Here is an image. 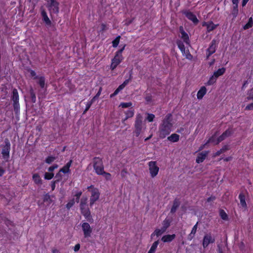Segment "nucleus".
I'll return each instance as SVG.
<instances>
[{
    "mask_svg": "<svg viewBox=\"0 0 253 253\" xmlns=\"http://www.w3.org/2000/svg\"><path fill=\"white\" fill-rule=\"evenodd\" d=\"M171 120V115L168 114L163 121L158 131V135L160 138H164L171 132L172 127Z\"/></svg>",
    "mask_w": 253,
    "mask_h": 253,
    "instance_id": "1",
    "label": "nucleus"
},
{
    "mask_svg": "<svg viewBox=\"0 0 253 253\" xmlns=\"http://www.w3.org/2000/svg\"><path fill=\"white\" fill-rule=\"evenodd\" d=\"M88 191L91 193L90 198V206H92L99 198L100 193L99 190L93 186H90L87 187Z\"/></svg>",
    "mask_w": 253,
    "mask_h": 253,
    "instance_id": "2",
    "label": "nucleus"
},
{
    "mask_svg": "<svg viewBox=\"0 0 253 253\" xmlns=\"http://www.w3.org/2000/svg\"><path fill=\"white\" fill-rule=\"evenodd\" d=\"M93 163V168L96 174L98 175L103 174L104 170L102 159L99 158H95Z\"/></svg>",
    "mask_w": 253,
    "mask_h": 253,
    "instance_id": "3",
    "label": "nucleus"
},
{
    "mask_svg": "<svg viewBox=\"0 0 253 253\" xmlns=\"http://www.w3.org/2000/svg\"><path fill=\"white\" fill-rule=\"evenodd\" d=\"M225 70V68L222 67L215 71L213 75L210 78L207 83V84L208 85H211L214 84L216 82L217 78L224 74Z\"/></svg>",
    "mask_w": 253,
    "mask_h": 253,
    "instance_id": "4",
    "label": "nucleus"
},
{
    "mask_svg": "<svg viewBox=\"0 0 253 253\" xmlns=\"http://www.w3.org/2000/svg\"><path fill=\"white\" fill-rule=\"evenodd\" d=\"M46 6L51 14L59 12V3L57 0H47Z\"/></svg>",
    "mask_w": 253,
    "mask_h": 253,
    "instance_id": "5",
    "label": "nucleus"
},
{
    "mask_svg": "<svg viewBox=\"0 0 253 253\" xmlns=\"http://www.w3.org/2000/svg\"><path fill=\"white\" fill-rule=\"evenodd\" d=\"M134 127V133L136 136H138L141 133L143 127L142 117L140 114L136 115Z\"/></svg>",
    "mask_w": 253,
    "mask_h": 253,
    "instance_id": "6",
    "label": "nucleus"
},
{
    "mask_svg": "<svg viewBox=\"0 0 253 253\" xmlns=\"http://www.w3.org/2000/svg\"><path fill=\"white\" fill-rule=\"evenodd\" d=\"M150 176L152 178L156 177L159 171V167L156 161H150L148 164Z\"/></svg>",
    "mask_w": 253,
    "mask_h": 253,
    "instance_id": "7",
    "label": "nucleus"
},
{
    "mask_svg": "<svg viewBox=\"0 0 253 253\" xmlns=\"http://www.w3.org/2000/svg\"><path fill=\"white\" fill-rule=\"evenodd\" d=\"M215 242V237L211 233H207L205 234L203 239L202 245L204 248L208 247L211 244H213Z\"/></svg>",
    "mask_w": 253,
    "mask_h": 253,
    "instance_id": "8",
    "label": "nucleus"
},
{
    "mask_svg": "<svg viewBox=\"0 0 253 253\" xmlns=\"http://www.w3.org/2000/svg\"><path fill=\"white\" fill-rule=\"evenodd\" d=\"M81 228L84 238L91 237L92 233V228L88 223L86 222H83L81 224Z\"/></svg>",
    "mask_w": 253,
    "mask_h": 253,
    "instance_id": "9",
    "label": "nucleus"
},
{
    "mask_svg": "<svg viewBox=\"0 0 253 253\" xmlns=\"http://www.w3.org/2000/svg\"><path fill=\"white\" fill-rule=\"evenodd\" d=\"M123 57L115 54L114 57L112 59L110 69L112 70H114L117 66L123 61Z\"/></svg>",
    "mask_w": 253,
    "mask_h": 253,
    "instance_id": "10",
    "label": "nucleus"
},
{
    "mask_svg": "<svg viewBox=\"0 0 253 253\" xmlns=\"http://www.w3.org/2000/svg\"><path fill=\"white\" fill-rule=\"evenodd\" d=\"M12 99L13 101V106L15 110H18L19 109V95L17 90L14 89L12 91Z\"/></svg>",
    "mask_w": 253,
    "mask_h": 253,
    "instance_id": "11",
    "label": "nucleus"
},
{
    "mask_svg": "<svg viewBox=\"0 0 253 253\" xmlns=\"http://www.w3.org/2000/svg\"><path fill=\"white\" fill-rule=\"evenodd\" d=\"M10 148V144L8 141H7L5 143V145L1 152L2 157L5 160H7L9 157Z\"/></svg>",
    "mask_w": 253,
    "mask_h": 253,
    "instance_id": "12",
    "label": "nucleus"
},
{
    "mask_svg": "<svg viewBox=\"0 0 253 253\" xmlns=\"http://www.w3.org/2000/svg\"><path fill=\"white\" fill-rule=\"evenodd\" d=\"M72 163V160L68 162L62 169H60L59 172L57 174L56 176L60 175V172H63L65 174L69 173L70 172V168L71 166Z\"/></svg>",
    "mask_w": 253,
    "mask_h": 253,
    "instance_id": "13",
    "label": "nucleus"
},
{
    "mask_svg": "<svg viewBox=\"0 0 253 253\" xmlns=\"http://www.w3.org/2000/svg\"><path fill=\"white\" fill-rule=\"evenodd\" d=\"M233 133V130L231 128H229L226 130L218 138L216 144H218L226 137L230 136Z\"/></svg>",
    "mask_w": 253,
    "mask_h": 253,
    "instance_id": "14",
    "label": "nucleus"
},
{
    "mask_svg": "<svg viewBox=\"0 0 253 253\" xmlns=\"http://www.w3.org/2000/svg\"><path fill=\"white\" fill-rule=\"evenodd\" d=\"M216 43L215 41L211 42L210 46L208 48L207 51V57H209L211 55L213 54L216 50Z\"/></svg>",
    "mask_w": 253,
    "mask_h": 253,
    "instance_id": "15",
    "label": "nucleus"
},
{
    "mask_svg": "<svg viewBox=\"0 0 253 253\" xmlns=\"http://www.w3.org/2000/svg\"><path fill=\"white\" fill-rule=\"evenodd\" d=\"M81 212L85 218L89 220L90 219V212L87 206L80 207Z\"/></svg>",
    "mask_w": 253,
    "mask_h": 253,
    "instance_id": "16",
    "label": "nucleus"
},
{
    "mask_svg": "<svg viewBox=\"0 0 253 253\" xmlns=\"http://www.w3.org/2000/svg\"><path fill=\"white\" fill-rule=\"evenodd\" d=\"M184 14L186 17L194 23L197 24L198 22V20L196 16L191 12L187 11L184 12Z\"/></svg>",
    "mask_w": 253,
    "mask_h": 253,
    "instance_id": "17",
    "label": "nucleus"
},
{
    "mask_svg": "<svg viewBox=\"0 0 253 253\" xmlns=\"http://www.w3.org/2000/svg\"><path fill=\"white\" fill-rule=\"evenodd\" d=\"M175 238V234H167L165 235H164L162 238L161 240L164 243H169L173 241Z\"/></svg>",
    "mask_w": 253,
    "mask_h": 253,
    "instance_id": "18",
    "label": "nucleus"
},
{
    "mask_svg": "<svg viewBox=\"0 0 253 253\" xmlns=\"http://www.w3.org/2000/svg\"><path fill=\"white\" fill-rule=\"evenodd\" d=\"M202 25L207 27L208 32L213 30L218 25L214 24L212 22H203Z\"/></svg>",
    "mask_w": 253,
    "mask_h": 253,
    "instance_id": "19",
    "label": "nucleus"
},
{
    "mask_svg": "<svg viewBox=\"0 0 253 253\" xmlns=\"http://www.w3.org/2000/svg\"><path fill=\"white\" fill-rule=\"evenodd\" d=\"M207 88L205 86H202L200 88L197 94V98L199 100L202 99L207 92Z\"/></svg>",
    "mask_w": 253,
    "mask_h": 253,
    "instance_id": "20",
    "label": "nucleus"
},
{
    "mask_svg": "<svg viewBox=\"0 0 253 253\" xmlns=\"http://www.w3.org/2000/svg\"><path fill=\"white\" fill-rule=\"evenodd\" d=\"M180 31L181 35V38L183 41L187 44H189V37L187 33H186L183 30L182 27H180Z\"/></svg>",
    "mask_w": 253,
    "mask_h": 253,
    "instance_id": "21",
    "label": "nucleus"
},
{
    "mask_svg": "<svg viewBox=\"0 0 253 253\" xmlns=\"http://www.w3.org/2000/svg\"><path fill=\"white\" fill-rule=\"evenodd\" d=\"M207 152H202L199 153L198 155V156L196 158V161L197 163H201L203 162L204 160L206 159L207 156Z\"/></svg>",
    "mask_w": 253,
    "mask_h": 253,
    "instance_id": "22",
    "label": "nucleus"
},
{
    "mask_svg": "<svg viewBox=\"0 0 253 253\" xmlns=\"http://www.w3.org/2000/svg\"><path fill=\"white\" fill-rule=\"evenodd\" d=\"M167 230L163 228L162 227L160 228H157L154 232L152 234L151 236H156L157 237H159L164 233Z\"/></svg>",
    "mask_w": 253,
    "mask_h": 253,
    "instance_id": "23",
    "label": "nucleus"
},
{
    "mask_svg": "<svg viewBox=\"0 0 253 253\" xmlns=\"http://www.w3.org/2000/svg\"><path fill=\"white\" fill-rule=\"evenodd\" d=\"M41 14L42 17L43 21L47 25H50L51 24V21L47 16V15L44 10H42Z\"/></svg>",
    "mask_w": 253,
    "mask_h": 253,
    "instance_id": "24",
    "label": "nucleus"
},
{
    "mask_svg": "<svg viewBox=\"0 0 253 253\" xmlns=\"http://www.w3.org/2000/svg\"><path fill=\"white\" fill-rule=\"evenodd\" d=\"M168 139L172 142H177L179 139V135L176 133H173L168 137Z\"/></svg>",
    "mask_w": 253,
    "mask_h": 253,
    "instance_id": "25",
    "label": "nucleus"
},
{
    "mask_svg": "<svg viewBox=\"0 0 253 253\" xmlns=\"http://www.w3.org/2000/svg\"><path fill=\"white\" fill-rule=\"evenodd\" d=\"M126 114V118L124 120V121H125L127 119L129 118H131L134 115V110L132 108L129 109L128 110L125 112Z\"/></svg>",
    "mask_w": 253,
    "mask_h": 253,
    "instance_id": "26",
    "label": "nucleus"
},
{
    "mask_svg": "<svg viewBox=\"0 0 253 253\" xmlns=\"http://www.w3.org/2000/svg\"><path fill=\"white\" fill-rule=\"evenodd\" d=\"M198 222L193 226L191 233L188 235V239L191 240L195 236L197 229Z\"/></svg>",
    "mask_w": 253,
    "mask_h": 253,
    "instance_id": "27",
    "label": "nucleus"
},
{
    "mask_svg": "<svg viewBox=\"0 0 253 253\" xmlns=\"http://www.w3.org/2000/svg\"><path fill=\"white\" fill-rule=\"evenodd\" d=\"M171 220L169 218H166L162 222V227L167 230L170 226Z\"/></svg>",
    "mask_w": 253,
    "mask_h": 253,
    "instance_id": "28",
    "label": "nucleus"
},
{
    "mask_svg": "<svg viewBox=\"0 0 253 253\" xmlns=\"http://www.w3.org/2000/svg\"><path fill=\"white\" fill-rule=\"evenodd\" d=\"M33 180L34 182L37 184H40L42 183L41 178L38 173H35L33 175Z\"/></svg>",
    "mask_w": 253,
    "mask_h": 253,
    "instance_id": "29",
    "label": "nucleus"
},
{
    "mask_svg": "<svg viewBox=\"0 0 253 253\" xmlns=\"http://www.w3.org/2000/svg\"><path fill=\"white\" fill-rule=\"evenodd\" d=\"M158 245H159L158 241H156L154 242L153 243L152 246L151 247V248L148 252L150 253H155V252L156 251V249H157V248Z\"/></svg>",
    "mask_w": 253,
    "mask_h": 253,
    "instance_id": "30",
    "label": "nucleus"
},
{
    "mask_svg": "<svg viewBox=\"0 0 253 253\" xmlns=\"http://www.w3.org/2000/svg\"><path fill=\"white\" fill-rule=\"evenodd\" d=\"M126 86L123 84H121L119 85V86L116 89L114 92L110 95L111 97H112L116 95L118 93L122 90Z\"/></svg>",
    "mask_w": 253,
    "mask_h": 253,
    "instance_id": "31",
    "label": "nucleus"
},
{
    "mask_svg": "<svg viewBox=\"0 0 253 253\" xmlns=\"http://www.w3.org/2000/svg\"><path fill=\"white\" fill-rule=\"evenodd\" d=\"M229 149V145H225L219 151H217L215 155V156H218L220 154L225 152L226 151Z\"/></svg>",
    "mask_w": 253,
    "mask_h": 253,
    "instance_id": "32",
    "label": "nucleus"
},
{
    "mask_svg": "<svg viewBox=\"0 0 253 253\" xmlns=\"http://www.w3.org/2000/svg\"><path fill=\"white\" fill-rule=\"evenodd\" d=\"M239 199L240 201V204L243 207L245 208L246 207V203L245 201V196L242 194H240Z\"/></svg>",
    "mask_w": 253,
    "mask_h": 253,
    "instance_id": "33",
    "label": "nucleus"
},
{
    "mask_svg": "<svg viewBox=\"0 0 253 253\" xmlns=\"http://www.w3.org/2000/svg\"><path fill=\"white\" fill-rule=\"evenodd\" d=\"M253 20L252 17H250L249 19V21L248 23H247L244 26V29L245 30L248 29L253 26Z\"/></svg>",
    "mask_w": 253,
    "mask_h": 253,
    "instance_id": "34",
    "label": "nucleus"
},
{
    "mask_svg": "<svg viewBox=\"0 0 253 253\" xmlns=\"http://www.w3.org/2000/svg\"><path fill=\"white\" fill-rule=\"evenodd\" d=\"M132 106L131 102H122L120 103L119 107L123 108H129Z\"/></svg>",
    "mask_w": 253,
    "mask_h": 253,
    "instance_id": "35",
    "label": "nucleus"
},
{
    "mask_svg": "<svg viewBox=\"0 0 253 253\" xmlns=\"http://www.w3.org/2000/svg\"><path fill=\"white\" fill-rule=\"evenodd\" d=\"M87 197H83L81 201L80 207H86L87 206Z\"/></svg>",
    "mask_w": 253,
    "mask_h": 253,
    "instance_id": "36",
    "label": "nucleus"
},
{
    "mask_svg": "<svg viewBox=\"0 0 253 253\" xmlns=\"http://www.w3.org/2000/svg\"><path fill=\"white\" fill-rule=\"evenodd\" d=\"M55 160V157L53 156H48L45 159V162L48 164L52 163Z\"/></svg>",
    "mask_w": 253,
    "mask_h": 253,
    "instance_id": "37",
    "label": "nucleus"
},
{
    "mask_svg": "<svg viewBox=\"0 0 253 253\" xmlns=\"http://www.w3.org/2000/svg\"><path fill=\"white\" fill-rule=\"evenodd\" d=\"M54 174L52 172H45L44 174V178L45 179L50 180L53 178Z\"/></svg>",
    "mask_w": 253,
    "mask_h": 253,
    "instance_id": "38",
    "label": "nucleus"
},
{
    "mask_svg": "<svg viewBox=\"0 0 253 253\" xmlns=\"http://www.w3.org/2000/svg\"><path fill=\"white\" fill-rule=\"evenodd\" d=\"M39 84L42 88L44 87L45 80L43 77H41L39 78Z\"/></svg>",
    "mask_w": 253,
    "mask_h": 253,
    "instance_id": "39",
    "label": "nucleus"
},
{
    "mask_svg": "<svg viewBox=\"0 0 253 253\" xmlns=\"http://www.w3.org/2000/svg\"><path fill=\"white\" fill-rule=\"evenodd\" d=\"M177 45L182 53H185V48L184 44L181 42H177Z\"/></svg>",
    "mask_w": 253,
    "mask_h": 253,
    "instance_id": "40",
    "label": "nucleus"
},
{
    "mask_svg": "<svg viewBox=\"0 0 253 253\" xmlns=\"http://www.w3.org/2000/svg\"><path fill=\"white\" fill-rule=\"evenodd\" d=\"M220 215L221 218L223 220H227L228 218L227 214L223 210H221L220 211Z\"/></svg>",
    "mask_w": 253,
    "mask_h": 253,
    "instance_id": "41",
    "label": "nucleus"
},
{
    "mask_svg": "<svg viewBox=\"0 0 253 253\" xmlns=\"http://www.w3.org/2000/svg\"><path fill=\"white\" fill-rule=\"evenodd\" d=\"M120 37L119 36V37H117L112 42V43H113V46L114 47H116L119 43V42H120Z\"/></svg>",
    "mask_w": 253,
    "mask_h": 253,
    "instance_id": "42",
    "label": "nucleus"
},
{
    "mask_svg": "<svg viewBox=\"0 0 253 253\" xmlns=\"http://www.w3.org/2000/svg\"><path fill=\"white\" fill-rule=\"evenodd\" d=\"M104 178L107 180H112V176L110 173L106 172L105 171L102 174Z\"/></svg>",
    "mask_w": 253,
    "mask_h": 253,
    "instance_id": "43",
    "label": "nucleus"
},
{
    "mask_svg": "<svg viewBox=\"0 0 253 253\" xmlns=\"http://www.w3.org/2000/svg\"><path fill=\"white\" fill-rule=\"evenodd\" d=\"M155 118V115L153 114H147V117L146 118L147 120L149 122H153L154 119Z\"/></svg>",
    "mask_w": 253,
    "mask_h": 253,
    "instance_id": "44",
    "label": "nucleus"
},
{
    "mask_svg": "<svg viewBox=\"0 0 253 253\" xmlns=\"http://www.w3.org/2000/svg\"><path fill=\"white\" fill-rule=\"evenodd\" d=\"M183 55L184 56H185V57L189 59V60H191L193 58L192 57V55L189 53V52L188 51H185V53H182Z\"/></svg>",
    "mask_w": 253,
    "mask_h": 253,
    "instance_id": "45",
    "label": "nucleus"
},
{
    "mask_svg": "<svg viewBox=\"0 0 253 253\" xmlns=\"http://www.w3.org/2000/svg\"><path fill=\"white\" fill-rule=\"evenodd\" d=\"M75 203V201H74V200L73 199L72 200H71L70 201H69L66 205V208L68 209H70L74 204Z\"/></svg>",
    "mask_w": 253,
    "mask_h": 253,
    "instance_id": "46",
    "label": "nucleus"
},
{
    "mask_svg": "<svg viewBox=\"0 0 253 253\" xmlns=\"http://www.w3.org/2000/svg\"><path fill=\"white\" fill-rule=\"evenodd\" d=\"M232 2L234 5V8L236 9V11L237 12L239 0H232Z\"/></svg>",
    "mask_w": 253,
    "mask_h": 253,
    "instance_id": "47",
    "label": "nucleus"
},
{
    "mask_svg": "<svg viewBox=\"0 0 253 253\" xmlns=\"http://www.w3.org/2000/svg\"><path fill=\"white\" fill-rule=\"evenodd\" d=\"M92 101H88L86 103V108H85V109L84 110V113L85 112H86L89 109V108L90 107L91 105H92Z\"/></svg>",
    "mask_w": 253,
    "mask_h": 253,
    "instance_id": "48",
    "label": "nucleus"
},
{
    "mask_svg": "<svg viewBox=\"0 0 253 253\" xmlns=\"http://www.w3.org/2000/svg\"><path fill=\"white\" fill-rule=\"evenodd\" d=\"M125 47V45H124L121 49H120L119 51H118L116 53V54L118 55L119 56H120V57L123 56L122 52H123V50H124Z\"/></svg>",
    "mask_w": 253,
    "mask_h": 253,
    "instance_id": "49",
    "label": "nucleus"
},
{
    "mask_svg": "<svg viewBox=\"0 0 253 253\" xmlns=\"http://www.w3.org/2000/svg\"><path fill=\"white\" fill-rule=\"evenodd\" d=\"M58 168V165H54L52 166H51L48 169V170L49 171H53L55 169H57Z\"/></svg>",
    "mask_w": 253,
    "mask_h": 253,
    "instance_id": "50",
    "label": "nucleus"
},
{
    "mask_svg": "<svg viewBox=\"0 0 253 253\" xmlns=\"http://www.w3.org/2000/svg\"><path fill=\"white\" fill-rule=\"evenodd\" d=\"M248 100H253V88L251 90L249 96L247 97Z\"/></svg>",
    "mask_w": 253,
    "mask_h": 253,
    "instance_id": "51",
    "label": "nucleus"
},
{
    "mask_svg": "<svg viewBox=\"0 0 253 253\" xmlns=\"http://www.w3.org/2000/svg\"><path fill=\"white\" fill-rule=\"evenodd\" d=\"M246 110H253V103L248 105L246 107Z\"/></svg>",
    "mask_w": 253,
    "mask_h": 253,
    "instance_id": "52",
    "label": "nucleus"
},
{
    "mask_svg": "<svg viewBox=\"0 0 253 253\" xmlns=\"http://www.w3.org/2000/svg\"><path fill=\"white\" fill-rule=\"evenodd\" d=\"M31 96L32 101L34 102H35L36 97V95H35V93L33 92V91H31Z\"/></svg>",
    "mask_w": 253,
    "mask_h": 253,
    "instance_id": "53",
    "label": "nucleus"
},
{
    "mask_svg": "<svg viewBox=\"0 0 253 253\" xmlns=\"http://www.w3.org/2000/svg\"><path fill=\"white\" fill-rule=\"evenodd\" d=\"M80 249V245L79 244H76L74 247V251L75 252L78 251Z\"/></svg>",
    "mask_w": 253,
    "mask_h": 253,
    "instance_id": "54",
    "label": "nucleus"
},
{
    "mask_svg": "<svg viewBox=\"0 0 253 253\" xmlns=\"http://www.w3.org/2000/svg\"><path fill=\"white\" fill-rule=\"evenodd\" d=\"M81 195H82V192H79L76 194V196L77 197V202H79V198H80V196H81Z\"/></svg>",
    "mask_w": 253,
    "mask_h": 253,
    "instance_id": "55",
    "label": "nucleus"
},
{
    "mask_svg": "<svg viewBox=\"0 0 253 253\" xmlns=\"http://www.w3.org/2000/svg\"><path fill=\"white\" fill-rule=\"evenodd\" d=\"M249 0H242V5L243 7L245 6Z\"/></svg>",
    "mask_w": 253,
    "mask_h": 253,
    "instance_id": "56",
    "label": "nucleus"
},
{
    "mask_svg": "<svg viewBox=\"0 0 253 253\" xmlns=\"http://www.w3.org/2000/svg\"><path fill=\"white\" fill-rule=\"evenodd\" d=\"M127 172L126 170L124 169L121 171V175L123 177L125 176Z\"/></svg>",
    "mask_w": 253,
    "mask_h": 253,
    "instance_id": "57",
    "label": "nucleus"
},
{
    "mask_svg": "<svg viewBox=\"0 0 253 253\" xmlns=\"http://www.w3.org/2000/svg\"><path fill=\"white\" fill-rule=\"evenodd\" d=\"M55 182L56 181L52 182L51 183V188L52 190H54L55 187Z\"/></svg>",
    "mask_w": 253,
    "mask_h": 253,
    "instance_id": "58",
    "label": "nucleus"
},
{
    "mask_svg": "<svg viewBox=\"0 0 253 253\" xmlns=\"http://www.w3.org/2000/svg\"><path fill=\"white\" fill-rule=\"evenodd\" d=\"M232 159V157H228L224 158V161L227 162V161H229L231 160Z\"/></svg>",
    "mask_w": 253,
    "mask_h": 253,
    "instance_id": "59",
    "label": "nucleus"
},
{
    "mask_svg": "<svg viewBox=\"0 0 253 253\" xmlns=\"http://www.w3.org/2000/svg\"><path fill=\"white\" fill-rule=\"evenodd\" d=\"M101 91V88H100L99 91L97 92V93L96 94V95L94 96L95 98L98 97L99 95H100Z\"/></svg>",
    "mask_w": 253,
    "mask_h": 253,
    "instance_id": "60",
    "label": "nucleus"
},
{
    "mask_svg": "<svg viewBox=\"0 0 253 253\" xmlns=\"http://www.w3.org/2000/svg\"><path fill=\"white\" fill-rule=\"evenodd\" d=\"M30 2H32L33 4L35 5L36 3L37 2V0H28Z\"/></svg>",
    "mask_w": 253,
    "mask_h": 253,
    "instance_id": "61",
    "label": "nucleus"
},
{
    "mask_svg": "<svg viewBox=\"0 0 253 253\" xmlns=\"http://www.w3.org/2000/svg\"><path fill=\"white\" fill-rule=\"evenodd\" d=\"M128 83L129 80H126L123 84L126 86L128 84Z\"/></svg>",
    "mask_w": 253,
    "mask_h": 253,
    "instance_id": "62",
    "label": "nucleus"
},
{
    "mask_svg": "<svg viewBox=\"0 0 253 253\" xmlns=\"http://www.w3.org/2000/svg\"><path fill=\"white\" fill-rule=\"evenodd\" d=\"M101 29H102V30H105L106 29V26H105V25L102 24L101 25Z\"/></svg>",
    "mask_w": 253,
    "mask_h": 253,
    "instance_id": "63",
    "label": "nucleus"
},
{
    "mask_svg": "<svg viewBox=\"0 0 253 253\" xmlns=\"http://www.w3.org/2000/svg\"><path fill=\"white\" fill-rule=\"evenodd\" d=\"M146 100L148 102H150V100H151L150 97H149V96H147V97H146Z\"/></svg>",
    "mask_w": 253,
    "mask_h": 253,
    "instance_id": "64",
    "label": "nucleus"
}]
</instances>
